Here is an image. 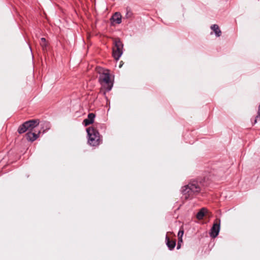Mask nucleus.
I'll list each match as a JSON object with an SVG mask.
<instances>
[{"instance_id":"f257e3e1","label":"nucleus","mask_w":260,"mask_h":260,"mask_svg":"<svg viewBox=\"0 0 260 260\" xmlns=\"http://www.w3.org/2000/svg\"><path fill=\"white\" fill-rule=\"evenodd\" d=\"M203 186V183L201 181L197 180L190 181L182 187V193L183 198L186 200L192 199L200 192Z\"/></svg>"},{"instance_id":"f03ea898","label":"nucleus","mask_w":260,"mask_h":260,"mask_svg":"<svg viewBox=\"0 0 260 260\" xmlns=\"http://www.w3.org/2000/svg\"><path fill=\"white\" fill-rule=\"evenodd\" d=\"M28 127V131L30 132L27 133L26 135L27 139L31 142L36 140L38 137L41 133V131H38V133L36 134V132H32L34 128L37 127L39 124V119H32L25 122Z\"/></svg>"},{"instance_id":"7ed1b4c3","label":"nucleus","mask_w":260,"mask_h":260,"mask_svg":"<svg viewBox=\"0 0 260 260\" xmlns=\"http://www.w3.org/2000/svg\"><path fill=\"white\" fill-rule=\"evenodd\" d=\"M99 81L102 86L106 88L108 91L111 89L113 86V83L110 79V76L109 70H104L99 77Z\"/></svg>"},{"instance_id":"20e7f679","label":"nucleus","mask_w":260,"mask_h":260,"mask_svg":"<svg viewBox=\"0 0 260 260\" xmlns=\"http://www.w3.org/2000/svg\"><path fill=\"white\" fill-rule=\"evenodd\" d=\"M88 136V142L92 146H95L99 144L100 136L99 132L92 127H89L86 129Z\"/></svg>"},{"instance_id":"39448f33","label":"nucleus","mask_w":260,"mask_h":260,"mask_svg":"<svg viewBox=\"0 0 260 260\" xmlns=\"http://www.w3.org/2000/svg\"><path fill=\"white\" fill-rule=\"evenodd\" d=\"M113 56L118 60L122 54L123 44L119 38H113Z\"/></svg>"},{"instance_id":"423d86ee","label":"nucleus","mask_w":260,"mask_h":260,"mask_svg":"<svg viewBox=\"0 0 260 260\" xmlns=\"http://www.w3.org/2000/svg\"><path fill=\"white\" fill-rule=\"evenodd\" d=\"M220 220L218 218L216 219L211 228L210 232V236L212 238H215L218 235L220 230Z\"/></svg>"},{"instance_id":"0eeeda50","label":"nucleus","mask_w":260,"mask_h":260,"mask_svg":"<svg viewBox=\"0 0 260 260\" xmlns=\"http://www.w3.org/2000/svg\"><path fill=\"white\" fill-rule=\"evenodd\" d=\"M95 118V114L93 113H90L88 114V117L86 119H85L83 121V123L85 126H87L91 123H92L94 121V119Z\"/></svg>"},{"instance_id":"6e6552de","label":"nucleus","mask_w":260,"mask_h":260,"mask_svg":"<svg viewBox=\"0 0 260 260\" xmlns=\"http://www.w3.org/2000/svg\"><path fill=\"white\" fill-rule=\"evenodd\" d=\"M166 240L167 245L168 246L169 249L171 250H173L176 245V240H171L168 236H166Z\"/></svg>"},{"instance_id":"1a4fd4ad","label":"nucleus","mask_w":260,"mask_h":260,"mask_svg":"<svg viewBox=\"0 0 260 260\" xmlns=\"http://www.w3.org/2000/svg\"><path fill=\"white\" fill-rule=\"evenodd\" d=\"M207 213V210L204 208H202L197 214V218L200 220L203 218Z\"/></svg>"},{"instance_id":"9d476101","label":"nucleus","mask_w":260,"mask_h":260,"mask_svg":"<svg viewBox=\"0 0 260 260\" xmlns=\"http://www.w3.org/2000/svg\"><path fill=\"white\" fill-rule=\"evenodd\" d=\"M211 29L215 32L217 37H220L221 35V31L217 24H214L211 26Z\"/></svg>"},{"instance_id":"9b49d317","label":"nucleus","mask_w":260,"mask_h":260,"mask_svg":"<svg viewBox=\"0 0 260 260\" xmlns=\"http://www.w3.org/2000/svg\"><path fill=\"white\" fill-rule=\"evenodd\" d=\"M112 20L117 24H120L121 22V16L120 13L116 12L112 16Z\"/></svg>"},{"instance_id":"f8f14e48","label":"nucleus","mask_w":260,"mask_h":260,"mask_svg":"<svg viewBox=\"0 0 260 260\" xmlns=\"http://www.w3.org/2000/svg\"><path fill=\"white\" fill-rule=\"evenodd\" d=\"M26 131H28V127L27 126L26 122H24L22 124L20 125L18 129V132L19 134H22L25 133Z\"/></svg>"},{"instance_id":"ddd939ff","label":"nucleus","mask_w":260,"mask_h":260,"mask_svg":"<svg viewBox=\"0 0 260 260\" xmlns=\"http://www.w3.org/2000/svg\"><path fill=\"white\" fill-rule=\"evenodd\" d=\"M40 44L43 48V50H46L47 47V44L46 39L44 38H41Z\"/></svg>"},{"instance_id":"4468645a","label":"nucleus","mask_w":260,"mask_h":260,"mask_svg":"<svg viewBox=\"0 0 260 260\" xmlns=\"http://www.w3.org/2000/svg\"><path fill=\"white\" fill-rule=\"evenodd\" d=\"M183 234H184L183 230L180 229V230L178 233V239H179V241L180 242H183L182 237H183Z\"/></svg>"},{"instance_id":"2eb2a0df","label":"nucleus","mask_w":260,"mask_h":260,"mask_svg":"<svg viewBox=\"0 0 260 260\" xmlns=\"http://www.w3.org/2000/svg\"><path fill=\"white\" fill-rule=\"evenodd\" d=\"M181 243H182V242H180L179 241V239H178V244H177V249H179L180 248L181 245Z\"/></svg>"},{"instance_id":"dca6fc26","label":"nucleus","mask_w":260,"mask_h":260,"mask_svg":"<svg viewBox=\"0 0 260 260\" xmlns=\"http://www.w3.org/2000/svg\"><path fill=\"white\" fill-rule=\"evenodd\" d=\"M131 15V13L130 12H127V14H126L127 17L130 16Z\"/></svg>"},{"instance_id":"f3484780","label":"nucleus","mask_w":260,"mask_h":260,"mask_svg":"<svg viewBox=\"0 0 260 260\" xmlns=\"http://www.w3.org/2000/svg\"><path fill=\"white\" fill-rule=\"evenodd\" d=\"M122 61H121L120 62V64H119V68H121V67H122Z\"/></svg>"}]
</instances>
